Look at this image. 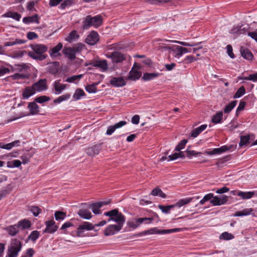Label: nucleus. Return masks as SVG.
Wrapping results in <instances>:
<instances>
[{"instance_id": "obj_1", "label": "nucleus", "mask_w": 257, "mask_h": 257, "mask_svg": "<svg viewBox=\"0 0 257 257\" xmlns=\"http://www.w3.org/2000/svg\"><path fill=\"white\" fill-rule=\"evenodd\" d=\"M30 47L33 50L28 52V56L34 60H43L47 57L44 54L48 50L47 46L41 44H31Z\"/></svg>"}, {"instance_id": "obj_2", "label": "nucleus", "mask_w": 257, "mask_h": 257, "mask_svg": "<svg viewBox=\"0 0 257 257\" xmlns=\"http://www.w3.org/2000/svg\"><path fill=\"white\" fill-rule=\"evenodd\" d=\"M22 248L21 242L17 239H12L10 244L8 246L7 256L17 257L19 252Z\"/></svg>"}, {"instance_id": "obj_3", "label": "nucleus", "mask_w": 257, "mask_h": 257, "mask_svg": "<svg viewBox=\"0 0 257 257\" xmlns=\"http://www.w3.org/2000/svg\"><path fill=\"white\" fill-rule=\"evenodd\" d=\"M192 200L191 198H184L179 200L177 203L173 205L168 206L159 205V208L164 213H169L170 210L174 207H181L182 206L190 203Z\"/></svg>"}, {"instance_id": "obj_4", "label": "nucleus", "mask_w": 257, "mask_h": 257, "mask_svg": "<svg viewBox=\"0 0 257 257\" xmlns=\"http://www.w3.org/2000/svg\"><path fill=\"white\" fill-rule=\"evenodd\" d=\"M102 23V19L100 16H96L92 17L90 16H87L83 24V28L87 29L91 26L97 27Z\"/></svg>"}, {"instance_id": "obj_5", "label": "nucleus", "mask_w": 257, "mask_h": 257, "mask_svg": "<svg viewBox=\"0 0 257 257\" xmlns=\"http://www.w3.org/2000/svg\"><path fill=\"white\" fill-rule=\"evenodd\" d=\"M181 229L180 228H176L174 229H164L161 230L158 229L157 227H154L149 230L144 231L140 233L141 235H146V234H164L167 233H171L176 232H179L181 231Z\"/></svg>"}, {"instance_id": "obj_6", "label": "nucleus", "mask_w": 257, "mask_h": 257, "mask_svg": "<svg viewBox=\"0 0 257 257\" xmlns=\"http://www.w3.org/2000/svg\"><path fill=\"white\" fill-rule=\"evenodd\" d=\"M108 58H110L113 63H120L125 60V58L123 54L120 52H114L106 55Z\"/></svg>"}, {"instance_id": "obj_7", "label": "nucleus", "mask_w": 257, "mask_h": 257, "mask_svg": "<svg viewBox=\"0 0 257 257\" xmlns=\"http://www.w3.org/2000/svg\"><path fill=\"white\" fill-rule=\"evenodd\" d=\"M99 41V35L98 33L94 31H91L87 36L85 42L89 45H94Z\"/></svg>"}, {"instance_id": "obj_8", "label": "nucleus", "mask_w": 257, "mask_h": 257, "mask_svg": "<svg viewBox=\"0 0 257 257\" xmlns=\"http://www.w3.org/2000/svg\"><path fill=\"white\" fill-rule=\"evenodd\" d=\"M36 91L41 92L46 90L48 88L47 80L46 79H41L37 82L33 84Z\"/></svg>"}, {"instance_id": "obj_9", "label": "nucleus", "mask_w": 257, "mask_h": 257, "mask_svg": "<svg viewBox=\"0 0 257 257\" xmlns=\"http://www.w3.org/2000/svg\"><path fill=\"white\" fill-rule=\"evenodd\" d=\"M111 220L115 221L117 223L116 225L122 228L123 224L125 221V217L121 213L118 211L117 214L114 217L109 218L108 221L109 222Z\"/></svg>"}, {"instance_id": "obj_10", "label": "nucleus", "mask_w": 257, "mask_h": 257, "mask_svg": "<svg viewBox=\"0 0 257 257\" xmlns=\"http://www.w3.org/2000/svg\"><path fill=\"white\" fill-rule=\"evenodd\" d=\"M45 225L46 227L43 231L44 233H52L58 229V226L55 225V222L53 220L46 221Z\"/></svg>"}, {"instance_id": "obj_11", "label": "nucleus", "mask_w": 257, "mask_h": 257, "mask_svg": "<svg viewBox=\"0 0 257 257\" xmlns=\"http://www.w3.org/2000/svg\"><path fill=\"white\" fill-rule=\"evenodd\" d=\"M110 84L114 87H122L126 84V82L122 77H112L110 81Z\"/></svg>"}, {"instance_id": "obj_12", "label": "nucleus", "mask_w": 257, "mask_h": 257, "mask_svg": "<svg viewBox=\"0 0 257 257\" xmlns=\"http://www.w3.org/2000/svg\"><path fill=\"white\" fill-rule=\"evenodd\" d=\"M120 226L116 225H109L104 230V235L105 236L111 235L115 234L121 229Z\"/></svg>"}, {"instance_id": "obj_13", "label": "nucleus", "mask_w": 257, "mask_h": 257, "mask_svg": "<svg viewBox=\"0 0 257 257\" xmlns=\"http://www.w3.org/2000/svg\"><path fill=\"white\" fill-rule=\"evenodd\" d=\"M13 69L14 71L18 72V73L21 72V73L29 74L30 67L26 64L23 63L21 64H15Z\"/></svg>"}, {"instance_id": "obj_14", "label": "nucleus", "mask_w": 257, "mask_h": 257, "mask_svg": "<svg viewBox=\"0 0 257 257\" xmlns=\"http://www.w3.org/2000/svg\"><path fill=\"white\" fill-rule=\"evenodd\" d=\"M29 110V113L25 114L24 116H28L29 115H36L39 112V106L34 102H29L28 105Z\"/></svg>"}, {"instance_id": "obj_15", "label": "nucleus", "mask_w": 257, "mask_h": 257, "mask_svg": "<svg viewBox=\"0 0 257 257\" xmlns=\"http://www.w3.org/2000/svg\"><path fill=\"white\" fill-rule=\"evenodd\" d=\"M126 124V122L125 121L122 120L115 123L114 125H110L107 127L106 134L107 135H111L113 133H114L116 129L119 128Z\"/></svg>"}, {"instance_id": "obj_16", "label": "nucleus", "mask_w": 257, "mask_h": 257, "mask_svg": "<svg viewBox=\"0 0 257 257\" xmlns=\"http://www.w3.org/2000/svg\"><path fill=\"white\" fill-rule=\"evenodd\" d=\"M231 148V146H223L218 148H215L213 149L212 151H207L206 152V154L208 155H212L215 154H220L222 153H224L228 150H229Z\"/></svg>"}, {"instance_id": "obj_17", "label": "nucleus", "mask_w": 257, "mask_h": 257, "mask_svg": "<svg viewBox=\"0 0 257 257\" xmlns=\"http://www.w3.org/2000/svg\"><path fill=\"white\" fill-rule=\"evenodd\" d=\"M94 228V226L91 223L88 222H84L77 228V233L78 234H80L83 232L84 230H93Z\"/></svg>"}, {"instance_id": "obj_18", "label": "nucleus", "mask_w": 257, "mask_h": 257, "mask_svg": "<svg viewBox=\"0 0 257 257\" xmlns=\"http://www.w3.org/2000/svg\"><path fill=\"white\" fill-rule=\"evenodd\" d=\"M53 86L54 87L55 94H60L66 88V85L60 83V80L55 81L53 84Z\"/></svg>"}, {"instance_id": "obj_19", "label": "nucleus", "mask_w": 257, "mask_h": 257, "mask_svg": "<svg viewBox=\"0 0 257 257\" xmlns=\"http://www.w3.org/2000/svg\"><path fill=\"white\" fill-rule=\"evenodd\" d=\"M143 219L141 218H134L131 220H128L127 225L132 228L136 229L143 223Z\"/></svg>"}, {"instance_id": "obj_20", "label": "nucleus", "mask_w": 257, "mask_h": 257, "mask_svg": "<svg viewBox=\"0 0 257 257\" xmlns=\"http://www.w3.org/2000/svg\"><path fill=\"white\" fill-rule=\"evenodd\" d=\"M92 66L100 68L103 71L106 70L108 68L107 61L105 60L101 61H96L90 63Z\"/></svg>"}, {"instance_id": "obj_21", "label": "nucleus", "mask_w": 257, "mask_h": 257, "mask_svg": "<svg viewBox=\"0 0 257 257\" xmlns=\"http://www.w3.org/2000/svg\"><path fill=\"white\" fill-rule=\"evenodd\" d=\"M240 51L241 56L244 59L247 60H251L253 59V55L249 49L241 46L240 48Z\"/></svg>"}, {"instance_id": "obj_22", "label": "nucleus", "mask_w": 257, "mask_h": 257, "mask_svg": "<svg viewBox=\"0 0 257 257\" xmlns=\"http://www.w3.org/2000/svg\"><path fill=\"white\" fill-rule=\"evenodd\" d=\"M79 37L77 31L76 30H73L69 34L68 36L65 38V40L69 43H72L77 41Z\"/></svg>"}, {"instance_id": "obj_23", "label": "nucleus", "mask_w": 257, "mask_h": 257, "mask_svg": "<svg viewBox=\"0 0 257 257\" xmlns=\"http://www.w3.org/2000/svg\"><path fill=\"white\" fill-rule=\"evenodd\" d=\"M201 42L195 44L194 43V60H196L198 58H195V55L197 57L200 56L204 52V49H202V46L201 45Z\"/></svg>"}, {"instance_id": "obj_24", "label": "nucleus", "mask_w": 257, "mask_h": 257, "mask_svg": "<svg viewBox=\"0 0 257 257\" xmlns=\"http://www.w3.org/2000/svg\"><path fill=\"white\" fill-rule=\"evenodd\" d=\"M63 53L70 60H73L75 58L76 53L72 48L65 47L63 50Z\"/></svg>"}, {"instance_id": "obj_25", "label": "nucleus", "mask_w": 257, "mask_h": 257, "mask_svg": "<svg viewBox=\"0 0 257 257\" xmlns=\"http://www.w3.org/2000/svg\"><path fill=\"white\" fill-rule=\"evenodd\" d=\"M255 194L254 191L242 192L238 191L237 195L240 197L242 199H248L251 198Z\"/></svg>"}, {"instance_id": "obj_26", "label": "nucleus", "mask_w": 257, "mask_h": 257, "mask_svg": "<svg viewBox=\"0 0 257 257\" xmlns=\"http://www.w3.org/2000/svg\"><path fill=\"white\" fill-rule=\"evenodd\" d=\"M4 18H11L17 21H19L21 18V15L20 14L12 11H9L2 15Z\"/></svg>"}, {"instance_id": "obj_27", "label": "nucleus", "mask_w": 257, "mask_h": 257, "mask_svg": "<svg viewBox=\"0 0 257 257\" xmlns=\"http://www.w3.org/2000/svg\"><path fill=\"white\" fill-rule=\"evenodd\" d=\"M79 216L85 219H90L92 217L91 213L90 211L87 209H80L78 212Z\"/></svg>"}, {"instance_id": "obj_28", "label": "nucleus", "mask_w": 257, "mask_h": 257, "mask_svg": "<svg viewBox=\"0 0 257 257\" xmlns=\"http://www.w3.org/2000/svg\"><path fill=\"white\" fill-rule=\"evenodd\" d=\"M35 92L36 91L33 85L32 86L27 87L23 91V97L25 99H28L31 96L34 94Z\"/></svg>"}, {"instance_id": "obj_29", "label": "nucleus", "mask_w": 257, "mask_h": 257, "mask_svg": "<svg viewBox=\"0 0 257 257\" xmlns=\"http://www.w3.org/2000/svg\"><path fill=\"white\" fill-rule=\"evenodd\" d=\"M141 72L133 67L129 73L128 78L135 80L138 79L141 76Z\"/></svg>"}, {"instance_id": "obj_30", "label": "nucleus", "mask_w": 257, "mask_h": 257, "mask_svg": "<svg viewBox=\"0 0 257 257\" xmlns=\"http://www.w3.org/2000/svg\"><path fill=\"white\" fill-rule=\"evenodd\" d=\"M246 31L247 28L244 27L243 25H241L232 28L230 30V33L231 34L240 35L244 33Z\"/></svg>"}, {"instance_id": "obj_31", "label": "nucleus", "mask_w": 257, "mask_h": 257, "mask_svg": "<svg viewBox=\"0 0 257 257\" xmlns=\"http://www.w3.org/2000/svg\"><path fill=\"white\" fill-rule=\"evenodd\" d=\"M99 150L100 146L99 145H94L86 150V153L89 156H94L99 153Z\"/></svg>"}, {"instance_id": "obj_32", "label": "nucleus", "mask_w": 257, "mask_h": 257, "mask_svg": "<svg viewBox=\"0 0 257 257\" xmlns=\"http://www.w3.org/2000/svg\"><path fill=\"white\" fill-rule=\"evenodd\" d=\"M29 77V74L27 73H16L13 75H12L9 76L10 79L12 80H22L26 78H28Z\"/></svg>"}, {"instance_id": "obj_33", "label": "nucleus", "mask_w": 257, "mask_h": 257, "mask_svg": "<svg viewBox=\"0 0 257 257\" xmlns=\"http://www.w3.org/2000/svg\"><path fill=\"white\" fill-rule=\"evenodd\" d=\"M23 22L25 24H30L31 23H36L37 24L39 23V18L38 16L37 15H35L34 16L31 17H25L23 19Z\"/></svg>"}, {"instance_id": "obj_34", "label": "nucleus", "mask_w": 257, "mask_h": 257, "mask_svg": "<svg viewBox=\"0 0 257 257\" xmlns=\"http://www.w3.org/2000/svg\"><path fill=\"white\" fill-rule=\"evenodd\" d=\"M58 67L59 63L57 62H54L50 64L48 66V71L53 74H55L58 72Z\"/></svg>"}, {"instance_id": "obj_35", "label": "nucleus", "mask_w": 257, "mask_h": 257, "mask_svg": "<svg viewBox=\"0 0 257 257\" xmlns=\"http://www.w3.org/2000/svg\"><path fill=\"white\" fill-rule=\"evenodd\" d=\"M253 211L252 208H245L241 211H237L234 214V216H242L250 214Z\"/></svg>"}, {"instance_id": "obj_36", "label": "nucleus", "mask_w": 257, "mask_h": 257, "mask_svg": "<svg viewBox=\"0 0 257 257\" xmlns=\"http://www.w3.org/2000/svg\"><path fill=\"white\" fill-rule=\"evenodd\" d=\"M17 225L19 228L21 227L22 229H25L30 227L31 223L29 220L25 219L22 221H20Z\"/></svg>"}, {"instance_id": "obj_37", "label": "nucleus", "mask_w": 257, "mask_h": 257, "mask_svg": "<svg viewBox=\"0 0 257 257\" xmlns=\"http://www.w3.org/2000/svg\"><path fill=\"white\" fill-rule=\"evenodd\" d=\"M19 227L17 224L11 225L7 228V230L12 236L15 235L19 232Z\"/></svg>"}, {"instance_id": "obj_38", "label": "nucleus", "mask_w": 257, "mask_h": 257, "mask_svg": "<svg viewBox=\"0 0 257 257\" xmlns=\"http://www.w3.org/2000/svg\"><path fill=\"white\" fill-rule=\"evenodd\" d=\"M223 118L222 111H218L212 117V121L214 123H220Z\"/></svg>"}, {"instance_id": "obj_39", "label": "nucleus", "mask_w": 257, "mask_h": 257, "mask_svg": "<svg viewBox=\"0 0 257 257\" xmlns=\"http://www.w3.org/2000/svg\"><path fill=\"white\" fill-rule=\"evenodd\" d=\"M159 75L158 73H145L144 74L142 79L145 81L152 80Z\"/></svg>"}, {"instance_id": "obj_40", "label": "nucleus", "mask_w": 257, "mask_h": 257, "mask_svg": "<svg viewBox=\"0 0 257 257\" xmlns=\"http://www.w3.org/2000/svg\"><path fill=\"white\" fill-rule=\"evenodd\" d=\"M174 48L176 52V55L179 56H180L182 54L186 53L189 51L187 50V49L179 46H174Z\"/></svg>"}, {"instance_id": "obj_41", "label": "nucleus", "mask_w": 257, "mask_h": 257, "mask_svg": "<svg viewBox=\"0 0 257 257\" xmlns=\"http://www.w3.org/2000/svg\"><path fill=\"white\" fill-rule=\"evenodd\" d=\"M237 104V101L234 100L231 101L230 103L226 105L223 109V111L225 113H229L233 108Z\"/></svg>"}, {"instance_id": "obj_42", "label": "nucleus", "mask_w": 257, "mask_h": 257, "mask_svg": "<svg viewBox=\"0 0 257 257\" xmlns=\"http://www.w3.org/2000/svg\"><path fill=\"white\" fill-rule=\"evenodd\" d=\"M63 45L61 43H58L55 47L50 51V55L51 56H55L56 54L59 52L62 48Z\"/></svg>"}, {"instance_id": "obj_43", "label": "nucleus", "mask_w": 257, "mask_h": 257, "mask_svg": "<svg viewBox=\"0 0 257 257\" xmlns=\"http://www.w3.org/2000/svg\"><path fill=\"white\" fill-rule=\"evenodd\" d=\"M88 207L92 209V212L95 214H98L100 213V211L99 210V209L101 208L97 202L89 204Z\"/></svg>"}, {"instance_id": "obj_44", "label": "nucleus", "mask_w": 257, "mask_h": 257, "mask_svg": "<svg viewBox=\"0 0 257 257\" xmlns=\"http://www.w3.org/2000/svg\"><path fill=\"white\" fill-rule=\"evenodd\" d=\"M85 95V93L82 89L80 88H78L76 90L75 93L73 95V97L74 99L76 100H78L80 99V98Z\"/></svg>"}, {"instance_id": "obj_45", "label": "nucleus", "mask_w": 257, "mask_h": 257, "mask_svg": "<svg viewBox=\"0 0 257 257\" xmlns=\"http://www.w3.org/2000/svg\"><path fill=\"white\" fill-rule=\"evenodd\" d=\"M207 127L206 124H202L194 130V138L198 136Z\"/></svg>"}, {"instance_id": "obj_46", "label": "nucleus", "mask_w": 257, "mask_h": 257, "mask_svg": "<svg viewBox=\"0 0 257 257\" xmlns=\"http://www.w3.org/2000/svg\"><path fill=\"white\" fill-rule=\"evenodd\" d=\"M20 144V141L19 140H16L14 141L11 143L7 144L6 145H2V149H5L7 150H10L13 147L15 146H19Z\"/></svg>"}, {"instance_id": "obj_47", "label": "nucleus", "mask_w": 257, "mask_h": 257, "mask_svg": "<svg viewBox=\"0 0 257 257\" xmlns=\"http://www.w3.org/2000/svg\"><path fill=\"white\" fill-rule=\"evenodd\" d=\"M25 42L24 40H23L22 39H17L15 41L12 42H5L4 44L5 47H8V46H13L17 44H24Z\"/></svg>"}, {"instance_id": "obj_48", "label": "nucleus", "mask_w": 257, "mask_h": 257, "mask_svg": "<svg viewBox=\"0 0 257 257\" xmlns=\"http://www.w3.org/2000/svg\"><path fill=\"white\" fill-rule=\"evenodd\" d=\"M70 97V95L69 94H66L63 95H61L58 97L57 98L55 99L54 100V102L55 103H61L62 101H65L68 99H69Z\"/></svg>"}, {"instance_id": "obj_49", "label": "nucleus", "mask_w": 257, "mask_h": 257, "mask_svg": "<svg viewBox=\"0 0 257 257\" xmlns=\"http://www.w3.org/2000/svg\"><path fill=\"white\" fill-rule=\"evenodd\" d=\"M249 144V136H245L240 137V141L239 143L240 147H242Z\"/></svg>"}, {"instance_id": "obj_50", "label": "nucleus", "mask_w": 257, "mask_h": 257, "mask_svg": "<svg viewBox=\"0 0 257 257\" xmlns=\"http://www.w3.org/2000/svg\"><path fill=\"white\" fill-rule=\"evenodd\" d=\"M50 100V98L46 95H42L39 97H36L35 99V102L39 103H42L48 101Z\"/></svg>"}, {"instance_id": "obj_51", "label": "nucleus", "mask_w": 257, "mask_h": 257, "mask_svg": "<svg viewBox=\"0 0 257 257\" xmlns=\"http://www.w3.org/2000/svg\"><path fill=\"white\" fill-rule=\"evenodd\" d=\"M83 76V74H79L78 75H73L71 77H68L65 81L69 83L74 82L76 81H79Z\"/></svg>"}, {"instance_id": "obj_52", "label": "nucleus", "mask_w": 257, "mask_h": 257, "mask_svg": "<svg viewBox=\"0 0 257 257\" xmlns=\"http://www.w3.org/2000/svg\"><path fill=\"white\" fill-rule=\"evenodd\" d=\"M234 238V236L227 232H224L219 236V238L220 239H224V240H230Z\"/></svg>"}, {"instance_id": "obj_53", "label": "nucleus", "mask_w": 257, "mask_h": 257, "mask_svg": "<svg viewBox=\"0 0 257 257\" xmlns=\"http://www.w3.org/2000/svg\"><path fill=\"white\" fill-rule=\"evenodd\" d=\"M40 236V232L37 230L33 231L29 236V239L33 241H35Z\"/></svg>"}, {"instance_id": "obj_54", "label": "nucleus", "mask_w": 257, "mask_h": 257, "mask_svg": "<svg viewBox=\"0 0 257 257\" xmlns=\"http://www.w3.org/2000/svg\"><path fill=\"white\" fill-rule=\"evenodd\" d=\"M245 90L244 86H241L237 90L234 95L233 96V98H239L244 94H245Z\"/></svg>"}, {"instance_id": "obj_55", "label": "nucleus", "mask_w": 257, "mask_h": 257, "mask_svg": "<svg viewBox=\"0 0 257 257\" xmlns=\"http://www.w3.org/2000/svg\"><path fill=\"white\" fill-rule=\"evenodd\" d=\"M26 53V51H18L14 52L11 55V57L13 58H20L23 57L24 54Z\"/></svg>"}, {"instance_id": "obj_56", "label": "nucleus", "mask_w": 257, "mask_h": 257, "mask_svg": "<svg viewBox=\"0 0 257 257\" xmlns=\"http://www.w3.org/2000/svg\"><path fill=\"white\" fill-rule=\"evenodd\" d=\"M66 217V213L62 211H57L55 213V217L57 220H62Z\"/></svg>"}, {"instance_id": "obj_57", "label": "nucleus", "mask_w": 257, "mask_h": 257, "mask_svg": "<svg viewBox=\"0 0 257 257\" xmlns=\"http://www.w3.org/2000/svg\"><path fill=\"white\" fill-rule=\"evenodd\" d=\"M85 46L84 44L79 43H77L75 47L73 48L74 51H75V53H80L81 52V51L85 48Z\"/></svg>"}, {"instance_id": "obj_58", "label": "nucleus", "mask_w": 257, "mask_h": 257, "mask_svg": "<svg viewBox=\"0 0 257 257\" xmlns=\"http://www.w3.org/2000/svg\"><path fill=\"white\" fill-rule=\"evenodd\" d=\"M85 89L89 93H94L97 90L96 84L88 85L85 87Z\"/></svg>"}, {"instance_id": "obj_59", "label": "nucleus", "mask_w": 257, "mask_h": 257, "mask_svg": "<svg viewBox=\"0 0 257 257\" xmlns=\"http://www.w3.org/2000/svg\"><path fill=\"white\" fill-rule=\"evenodd\" d=\"M73 4V2L72 0H65L60 5V8L64 10L67 7H69Z\"/></svg>"}, {"instance_id": "obj_60", "label": "nucleus", "mask_w": 257, "mask_h": 257, "mask_svg": "<svg viewBox=\"0 0 257 257\" xmlns=\"http://www.w3.org/2000/svg\"><path fill=\"white\" fill-rule=\"evenodd\" d=\"M30 211L34 216H37L41 212V209L38 206H32L31 207Z\"/></svg>"}, {"instance_id": "obj_61", "label": "nucleus", "mask_w": 257, "mask_h": 257, "mask_svg": "<svg viewBox=\"0 0 257 257\" xmlns=\"http://www.w3.org/2000/svg\"><path fill=\"white\" fill-rule=\"evenodd\" d=\"M187 140L184 139L181 141L178 145L176 147L175 150L177 151H180L181 150L183 149L185 146L186 144L187 143Z\"/></svg>"}, {"instance_id": "obj_62", "label": "nucleus", "mask_w": 257, "mask_h": 257, "mask_svg": "<svg viewBox=\"0 0 257 257\" xmlns=\"http://www.w3.org/2000/svg\"><path fill=\"white\" fill-rule=\"evenodd\" d=\"M118 209H114L109 211H107L104 213V215L106 216H109L110 218L114 217L117 214Z\"/></svg>"}, {"instance_id": "obj_63", "label": "nucleus", "mask_w": 257, "mask_h": 257, "mask_svg": "<svg viewBox=\"0 0 257 257\" xmlns=\"http://www.w3.org/2000/svg\"><path fill=\"white\" fill-rule=\"evenodd\" d=\"M213 197V194L212 193H209L204 196L203 199L200 200V203L203 204L205 202L210 200Z\"/></svg>"}, {"instance_id": "obj_64", "label": "nucleus", "mask_w": 257, "mask_h": 257, "mask_svg": "<svg viewBox=\"0 0 257 257\" xmlns=\"http://www.w3.org/2000/svg\"><path fill=\"white\" fill-rule=\"evenodd\" d=\"M34 253V250L33 248H29L27 249L25 254L22 255L21 257H32Z\"/></svg>"}]
</instances>
